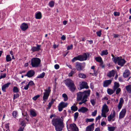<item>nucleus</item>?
I'll return each mask as SVG.
<instances>
[{
	"instance_id": "obj_56",
	"label": "nucleus",
	"mask_w": 131,
	"mask_h": 131,
	"mask_svg": "<svg viewBox=\"0 0 131 131\" xmlns=\"http://www.w3.org/2000/svg\"><path fill=\"white\" fill-rule=\"evenodd\" d=\"M22 115L24 116V118H25V119L26 120H27V121H28V119L27 118V114H24L23 113H22Z\"/></svg>"
},
{
	"instance_id": "obj_39",
	"label": "nucleus",
	"mask_w": 131,
	"mask_h": 131,
	"mask_svg": "<svg viewBox=\"0 0 131 131\" xmlns=\"http://www.w3.org/2000/svg\"><path fill=\"white\" fill-rule=\"evenodd\" d=\"M6 60L7 62H8L11 61L12 59L10 56L9 55H7L6 57Z\"/></svg>"
},
{
	"instance_id": "obj_37",
	"label": "nucleus",
	"mask_w": 131,
	"mask_h": 131,
	"mask_svg": "<svg viewBox=\"0 0 131 131\" xmlns=\"http://www.w3.org/2000/svg\"><path fill=\"white\" fill-rule=\"evenodd\" d=\"M71 110L74 111L77 110L78 109L77 107L75 106H72L71 107Z\"/></svg>"
},
{
	"instance_id": "obj_15",
	"label": "nucleus",
	"mask_w": 131,
	"mask_h": 131,
	"mask_svg": "<svg viewBox=\"0 0 131 131\" xmlns=\"http://www.w3.org/2000/svg\"><path fill=\"white\" fill-rule=\"evenodd\" d=\"M115 116V113L114 110L113 111V114H111L107 117V120L109 122H110L111 120L114 118Z\"/></svg>"
},
{
	"instance_id": "obj_26",
	"label": "nucleus",
	"mask_w": 131,
	"mask_h": 131,
	"mask_svg": "<svg viewBox=\"0 0 131 131\" xmlns=\"http://www.w3.org/2000/svg\"><path fill=\"white\" fill-rule=\"evenodd\" d=\"M115 91H114V90H113L112 89H108L107 90L108 94L110 95L113 94Z\"/></svg>"
},
{
	"instance_id": "obj_54",
	"label": "nucleus",
	"mask_w": 131,
	"mask_h": 131,
	"mask_svg": "<svg viewBox=\"0 0 131 131\" xmlns=\"http://www.w3.org/2000/svg\"><path fill=\"white\" fill-rule=\"evenodd\" d=\"M17 113L16 111H14L13 112V117H16Z\"/></svg>"
},
{
	"instance_id": "obj_48",
	"label": "nucleus",
	"mask_w": 131,
	"mask_h": 131,
	"mask_svg": "<svg viewBox=\"0 0 131 131\" xmlns=\"http://www.w3.org/2000/svg\"><path fill=\"white\" fill-rule=\"evenodd\" d=\"M73 47V45H71L70 46H68L67 47V50H69L70 49H72Z\"/></svg>"
},
{
	"instance_id": "obj_36",
	"label": "nucleus",
	"mask_w": 131,
	"mask_h": 131,
	"mask_svg": "<svg viewBox=\"0 0 131 131\" xmlns=\"http://www.w3.org/2000/svg\"><path fill=\"white\" fill-rule=\"evenodd\" d=\"M45 73L44 72H43L42 73L40 74L39 75H38L37 77V78H42L45 76Z\"/></svg>"
},
{
	"instance_id": "obj_21",
	"label": "nucleus",
	"mask_w": 131,
	"mask_h": 131,
	"mask_svg": "<svg viewBox=\"0 0 131 131\" xmlns=\"http://www.w3.org/2000/svg\"><path fill=\"white\" fill-rule=\"evenodd\" d=\"M119 84L116 82L114 83V85L113 86V89L114 91H115L119 86Z\"/></svg>"
},
{
	"instance_id": "obj_30",
	"label": "nucleus",
	"mask_w": 131,
	"mask_h": 131,
	"mask_svg": "<svg viewBox=\"0 0 131 131\" xmlns=\"http://www.w3.org/2000/svg\"><path fill=\"white\" fill-rule=\"evenodd\" d=\"M78 77L80 78L84 79L86 77V76L85 74L80 73L78 74Z\"/></svg>"
},
{
	"instance_id": "obj_3",
	"label": "nucleus",
	"mask_w": 131,
	"mask_h": 131,
	"mask_svg": "<svg viewBox=\"0 0 131 131\" xmlns=\"http://www.w3.org/2000/svg\"><path fill=\"white\" fill-rule=\"evenodd\" d=\"M64 82L66 85L69 88V89L71 92H74L75 91L76 87L72 80L67 79L65 80Z\"/></svg>"
},
{
	"instance_id": "obj_35",
	"label": "nucleus",
	"mask_w": 131,
	"mask_h": 131,
	"mask_svg": "<svg viewBox=\"0 0 131 131\" xmlns=\"http://www.w3.org/2000/svg\"><path fill=\"white\" fill-rule=\"evenodd\" d=\"M62 97L64 98V101L67 100L68 97L67 95L65 93L63 94L62 95Z\"/></svg>"
},
{
	"instance_id": "obj_34",
	"label": "nucleus",
	"mask_w": 131,
	"mask_h": 131,
	"mask_svg": "<svg viewBox=\"0 0 131 131\" xmlns=\"http://www.w3.org/2000/svg\"><path fill=\"white\" fill-rule=\"evenodd\" d=\"M13 91L14 92L17 93L19 92V90L16 86H14L13 88Z\"/></svg>"
},
{
	"instance_id": "obj_62",
	"label": "nucleus",
	"mask_w": 131,
	"mask_h": 131,
	"mask_svg": "<svg viewBox=\"0 0 131 131\" xmlns=\"http://www.w3.org/2000/svg\"><path fill=\"white\" fill-rule=\"evenodd\" d=\"M24 127H21L19 129L18 131H23Z\"/></svg>"
},
{
	"instance_id": "obj_12",
	"label": "nucleus",
	"mask_w": 131,
	"mask_h": 131,
	"mask_svg": "<svg viewBox=\"0 0 131 131\" xmlns=\"http://www.w3.org/2000/svg\"><path fill=\"white\" fill-rule=\"evenodd\" d=\"M35 72L33 70H31L28 72L25 76H27L28 77L30 78L32 77L35 74Z\"/></svg>"
},
{
	"instance_id": "obj_41",
	"label": "nucleus",
	"mask_w": 131,
	"mask_h": 131,
	"mask_svg": "<svg viewBox=\"0 0 131 131\" xmlns=\"http://www.w3.org/2000/svg\"><path fill=\"white\" fill-rule=\"evenodd\" d=\"M79 113L78 112H76L74 114V119L76 120L78 116Z\"/></svg>"
},
{
	"instance_id": "obj_61",
	"label": "nucleus",
	"mask_w": 131,
	"mask_h": 131,
	"mask_svg": "<svg viewBox=\"0 0 131 131\" xmlns=\"http://www.w3.org/2000/svg\"><path fill=\"white\" fill-rule=\"evenodd\" d=\"M86 131H90V125L87 126L86 129Z\"/></svg>"
},
{
	"instance_id": "obj_16",
	"label": "nucleus",
	"mask_w": 131,
	"mask_h": 131,
	"mask_svg": "<svg viewBox=\"0 0 131 131\" xmlns=\"http://www.w3.org/2000/svg\"><path fill=\"white\" fill-rule=\"evenodd\" d=\"M111 82L112 80H105L103 83V86L107 87L111 84Z\"/></svg>"
},
{
	"instance_id": "obj_46",
	"label": "nucleus",
	"mask_w": 131,
	"mask_h": 131,
	"mask_svg": "<svg viewBox=\"0 0 131 131\" xmlns=\"http://www.w3.org/2000/svg\"><path fill=\"white\" fill-rule=\"evenodd\" d=\"M28 84L29 85H30L31 86H33L34 85V83L33 82V81H30L29 82Z\"/></svg>"
},
{
	"instance_id": "obj_52",
	"label": "nucleus",
	"mask_w": 131,
	"mask_h": 131,
	"mask_svg": "<svg viewBox=\"0 0 131 131\" xmlns=\"http://www.w3.org/2000/svg\"><path fill=\"white\" fill-rule=\"evenodd\" d=\"M116 91V94H118L121 91V89L120 88L117 89Z\"/></svg>"
},
{
	"instance_id": "obj_51",
	"label": "nucleus",
	"mask_w": 131,
	"mask_h": 131,
	"mask_svg": "<svg viewBox=\"0 0 131 131\" xmlns=\"http://www.w3.org/2000/svg\"><path fill=\"white\" fill-rule=\"evenodd\" d=\"M124 102V100H123V99L122 97L120 99V100L119 101V103L123 104Z\"/></svg>"
},
{
	"instance_id": "obj_58",
	"label": "nucleus",
	"mask_w": 131,
	"mask_h": 131,
	"mask_svg": "<svg viewBox=\"0 0 131 131\" xmlns=\"http://www.w3.org/2000/svg\"><path fill=\"white\" fill-rule=\"evenodd\" d=\"M54 68L56 69H58L59 68V66L58 64H56L54 65Z\"/></svg>"
},
{
	"instance_id": "obj_6",
	"label": "nucleus",
	"mask_w": 131,
	"mask_h": 131,
	"mask_svg": "<svg viewBox=\"0 0 131 131\" xmlns=\"http://www.w3.org/2000/svg\"><path fill=\"white\" fill-rule=\"evenodd\" d=\"M114 60L115 63L117 62L118 64L121 67L123 66L126 62L125 60L124 59L122 58L121 57H117V58H115Z\"/></svg>"
},
{
	"instance_id": "obj_4",
	"label": "nucleus",
	"mask_w": 131,
	"mask_h": 131,
	"mask_svg": "<svg viewBox=\"0 0 131 131\" xmlns=\"http://www.w3.org/2000/svg\"><path fill=\"white\" fill-rule=\"evenodd\" d=\"M41 60L40 59L37 58H34L31 60V65L33 67H38L40 63Z\"/></svg>"
},
{
	"instance_id": "obj_7",
	"label": "nucleus",
	"mask_w": 131,
	"mask_h": 131,
	"mask_svg": "<svg viewBox=\"0 0 131 131\" xmlns=\"http://www.w3.org/2000/svg\"><path fill=\"white\" fill-rule=\"evenodd\" d=\"M43 97V100L44 102H46L48 99L49 94L51 92L50 87H48V88L44 90Z\"/></svg>"
},
{
	"instance_id": "obj_1",
	"label": "nucleus",
	"mask_w": 131,
	"mask_h": 131,
	"mask_svg": "<svg viewBox=\"0 0 131 131\" xmlns=\"http://www.w3.org/2000/svg\"><path fill=\"white\" fill-rule=\"evenodd\" d=\"M52 125L55 127L56 131H61L63 127V120L60 118H54L52 121Z\"/></svg>"
},
{
	"instance_id": "obj_59",
	"label": "nucleus",
	"mask_w": 131,
	"mask_h": 131,
	"mask_svg": "<svg viewBox=\"0 0 131 131\" xmlns=\"http://www.w3.org/2000/svg\"><path fill=\"white\" fill-rule=\"evenodd\" d=\"M111 56L113 57V58H112V60H113V61L114 62H115V61L114 60V59H115V58H117V57H114V55L113 54H112Z\"/></svg>"
},
{
	"instance_id": "obj_53",
	"label": "nucleus",
	"mask_w": 131,
	"mask_h": 131,
	"mask_svg": "<svg viewBox=\"0 0 131 131\" xmlns=\"http://www.w3.org/2000/svg\"><path fill=\"white\" fill-rule=\"evenodd\" d=\"M19 96V94H14V100L15 99L18 97Z\"/></svg>"
},
{
	"instance_id": "obj_5",
	"label": "nucleus",
	"mask_w": 131,
	"mask_h": 131,
	"mask_svg": "<svg viewBox=\"0 0 131 131\" xmlns=\"http://www.w3.org/2000/svg\"><path fill=\"white\" fill-rule=\"evenodd\" d=\"M87 57L86 54L84 53L82 55H79L74 57L72 59V62H74L77 60H79L80 61L85 60L87 59Z\"/></svg>"
},
{
	"instance_id": "obj_47",
	"label": "nucleus",
	"mask_w": 131,
	"mask_h": 131,
	"mask_svg": "<svg viewBox=\"0 0 131 131\" xmlns=\"http://www.w3.org/2000/svg\"><path fill=\"white\" fill-rule=\"evenodd\" d=\"M40 96L39 95H37L34 96L33 98L32 99L34 101H36L38 98Z\"/></svg>"
},
{
	"instance_id": "obj_63",
	"label": "nucleus",
	"mask_w": 131,
	"mask_h": 131,
	"mask_svg": "<svg viewBox=\"0 0 131 131\" xmlns=\"http://www.w3.org/2000/svg\"><path fill=\"white\" fill-rule=\"evenodd\" d=\"M21 124L22 125V126H24V127H25V126L26 125V124L25 123L24 121H22L21 122Z\"/></svg>"
},
{
	"instance_id": "obj_13",
	"label": "nucleus",
	"mask_w": 131,
	"mask_h": 131,
	"mask_svg": "<svg viewBox=\"0 0 131 131\" xmlns=\"http://www.w3.org/2000/svg\"><path fill=\"white\" fill-rule=\"evenodd\" d=\"M75 67L78 70H81L82 69V64L81 63L77 62L75 63Z\"/></svg>"
},
{
	"instance_id": "obj_29",
	"label": "nucleus",
	"mask_w": 131,
	"mask_h": 131,
	"mask_svg": "<svg viewBox=\"0 0 131 131\" xmlns=\"http://www.w3.org/2000/svg\"><path fill=\"white\" fill-rule=\"evenodd\" d=\"M108 53V50H103L101 53V56H102L104 55H107Z\"/></svg>"
},
{
	"instance_id": "obj_9",
	"label": "nucleus",
	"mask_w": 131,
	"mask_h": 131,
	"mask_svg": "<svg viewBox=\"0 0 131 131\" xmlns=\"http://www.w3.org/2000/svg\"><path fill=\"white\" fill-rule=\"evenodd\" d=\"M126 112V108L123 109L119 113V118L121 119L124 117L125 115Z\"/></svg>"
},
{
	"instance_id": "obj_2",
	"label": "nucleus",
	"mask_w": 131,
	"mask_h": 131,
	"mask_svg": "<svg viewBox=\"0 0 131 131\" xmlns=\"http://www.w3.org/2000/svg\"><path fill=\"white\" fill-rule=\"evenodd\" d=\"M90 93L89 90L82 92H79L77 93V100L79 101L82 100H87L88 96L89 95Z\"/></svg>"
},
{
	"instance_id": "obj_42",
	"label": "nucleus",
	"mask_w": 131,
	"mask_h": 131,
	"mask_svg": "<svg viewBox=\"0 0 131 131\" xmlns=\"http://www.w3.org/2000/svg\"><path fill=\"white\" fill-rule=\"evenodd\" d=\"M81 102L79 103V105H81L83 103H84L87 101V100H81Z\"/></svg>"
},
{
	"instance_id": "obj_60",
	"label": "nucleus",
	"mask_w": 131,
	"mask_h": 131,
	"mask_svg": "<svg viewBox=\"0 0 131 131\" xmlns=\"http://www.w3.org/2000/svg\"><path fill=\"white\" fill-rule=\"evenodd\" d=\"M5 76H6L5 73H4L3 74V75H1L0 77V79L5 77Z\"/></svg>"
},
{
	"instance_id": "obj_33",
	"label": "nucleus",
	"mask_w": 131,
	"mask_h": 131,
	"mask_svg": "<svg viewBox=\"0 0 131 131\" xmlns=\"http://www.w3.org/2000/svg\"><path fill=\"white\" fill-rule=\"evenodd\" d=\"M30 113L31 115L33 117L35 116L36 115V113L34 110H30Z\"/></svg>"
},
{
	"instance_id": "obj_27",
	"label": "nucleus",
	"mask_w": 131,
	"mask_h": 131,
	"mask_svg": "<svg viewBox=\"0 0 131 131\" xmlns=\"http://www.w3.org/2000/svg\"><path fill=\"white\" fill-rule=\"evenodd\" d=\"M42 17L41 13L39 12L37 13L36 15V18L37 19H40Z\"/></svg>"
},
{
	"instance_id": "obj_8",
	"label": "nucleus",
	"mask_w": 131,
	"mask_h": 131,
	"mask_svg": "<svg viewBox=\"0 0 131 131\" xmlns=\"http://www.w3.org/2000/svg\"><path fill=\"white\" fill-rule=\"evenodd\" d=\"M68 105L67 103L63 102H61L59 105L58 110L59 111H61L63 110V108L67 107Z\"/></svg>"
},
{
	"instance_id": "obj_43",
	"label": "nucleus",
	"mask_w": 131,
	"mask_h": 131,
	"mask_svg": "<svg viewBox=\"0 0 131 131\" xmlns=\"http://www.w3.org/2000/svg\"><path fill=\"white\" fill-rule=\"evenodd\" d=\"M75 73V72L74 71L72 70L71 72L69 73L68 76L69 77H71L72 75Z\"/></svg>"
},
{
	"instance_id": "obj_11",
	"label": "nucleus",
	"mask_w": 131,
	"mask_h": 131,
	"mask_svg": "<svg viewBox=\"0 0 131 131\" xmlns=\"http://www.w3.org/2000/svg\"><path fill=\"white\" fill-rule=\"evenodd\" d=\"M37 47L34 46L32 47L31 50L33 52L37 51L40 50L41 45H37Z\"/></svg>"
},
{
	"instance_id": "obj_22",
	"label": "nucleus",
	"mask_w": 131,
	"mask_h": 131,
	"mask_svg": "<svg viewBox=\"0 0 131 131\" xmlns=\"http://www.w3.org/2000/svg\"><path fill=\"white\" fill-rule=\"evenodd\" d=\"M10 84V83L8 82L3 85L2 87V90L4 92H5L6 89V88H8V87L9 85Z\"/></svg>"
},
{
	"instance_id": "obj_18",
	"label": "nucleus",
	"mask_w": 131,
	"mask_h": 131,
	"mask_svg": "<svg viewBox=\"0 0 131 131\" xmlns=\"http://www.w3.org/2000/svg\"><path fill=\"white\" fill-rule=\"evenodd\" d=\"M115 73L114 70H112L108 73L107 74V77H111L114 76Z\"/></svg>"
},
{
	"instance_id": "obj_50",
	"label": "nucleus",
	"mask_w": 131,
	"mask_h": 131,
	"mask_svg": "<svg viewBox=\"0 0 131 131\" xmlns=\"http://www.w3.org/2000/svg\"><path fill=\"white\" fill-rule=\"evenodd\" d=\"M97 110H96L93 112L92 113V115L93 116H95L96 115L97 113Z\"/></svg>"
},
{
	"instance_id": "obj_25",
	"label": "nucleus",
	"mask_w": 131,
	"mask_h": 131,
	"mask_svg": "<svg viewBox=\"0 0 131 131\" xmlns=\"http://www.w3.org/2000/svg\"><path fill=\"white\" fill-rule=\"evenodd\" d=\"M91 69L93 70V71L94 72L93 73V75L96 77L97 75V71L95 70V66H92L91 68Z\"/></svg>"
},
{
	"instance_id": "obj_17",
	"label": "nucleus",
	"mask_w": 131,
	"mask_h": 131,
	"mask_svg": "<svg viewBox=\"0 0 131 131\" xmlns=\"http://www.w3.org/2000/svg\"><path fill=\"white\" fill-rule=\"evenodd\" d=\"M20 27L22 30L25 31L28 28V26L27 24L23 23L21 25Z\"/></svg>"
},
{
	"instance_id": "obj_19",
	"label": "nucleus",
	"mask_w": 131,
	"mask_h": 131,
	"mask_svg": "<svg viewBox=\"0 0 131 131\" xmlns=\"http://www.w3.org/2000/svg\"><path fill=\"white\" fill-rule=\"evenodd\" d=\"M88 109L84 107H82L78 110V111L79 112H81L84 113L86 112L88 110Z\"/></svg>"
},
{
	"instance_id": "obj_24",
	"label": "nucleus",
	"mask_w": 131,
	"mask_h": 131,
	"mask_svg": "<svg viewBox=\"0 0 131 131\" xmlns=\"http://www.w3.org/2000/svg\"><path fill=\"white\" fill-rule=\"evenodd\" d=\"M125 88L127 92L129 93H131V85H129L125 86Z\"/></svg>"
},
{
	"instance_id": "obj_23",
	"label": "nucleus",
	"mask_w": 131,
	"mask_h": 131,
	"mask_svg": "<svg viewBox=\"0 0 131 131\" xmlns=\"http://www.w3.org/2000/svg\"><path fill=\"white\" fill-rule=\"evenodd\" d=\"M104 111L107 112L109 111V109L108 108V107L106 104H105L103 106L102 109Z\"/></svg>"
},
{
	"instance_id": "obj_57",
	"label": "nucleus",
	"mask_w": 131,
	"mask_h": 131,
	"mask_svg": "<svg viewBox=\"0 0 131 131\" xmlns=\"http://www.w3.org/2000/svg\"><path fill=\"white\" fill-rule=\"evenodd\" d=\"M114 14L115 16H118L120 15L119 12H114Z\"/></svg>"
},
{
	"instance_id": "obj_20",
	"label": "nucleus",
	"mask_w": 131,
	"mask_h": 131,
	"mask_svg": "<svg viewBox=\"0 0 131 131\" xmlns=\"http://www.w3.org/2000/svg\"><path fill=\"white\" fill-rule=\"evenodd\" d=\"M130 74L129 71L127 69L125 70L123 73V76L124 78H126Z\"/></svg>"
},
{
	"instance_id": "obj_44",
	"label": "nucleus",
	"mask_w": 131,
	"mask_h": 131,
	"mask_svg": "<svg viewBox=\"0 0 131 131\" xmlns=\"http://www.w3.org/2000/svg\"><path fill=\"white\" fill-rule=\"evenodd\" d=\"M123 104L119 103V104L117 106V107L119 111L121 109L123 106Z\"/></svg>"
},
{
	"instance_id": "obj_31",
	"label": "nucleus",
	"mask_w": 131,
	"mask_h": 131,
	"mask_svg": "<svg viewBox=\"0 0 131 131\" xmlns=\"http://www.w3.org/2000/svg\"><path fill=\"white\" fill-rule=\"evenodd\" d=\"M95 59L97 61L100 63L103 61L102 58L100 57H96L95 58Z\"/></svg>"
},
{
	"instance_id": "obj_40",
	"label": "nucleus",
	"mask_w": 131,
	"mask_h": 131,
	"mask_svg": "<svg viewBox=\"0 0 131 131\" xmlns=\"http://www.w3.org/2000/svg\"><path fill=\"white\" fill-rule=\"evenodd\" d=\"M106 113L107 112H105L103 110H102L101 113L102 116L104 117H106Z\"/></svg>"
},
{
	"instance_id": "obj_10",
	"label": "nucleus",
	"mask_w": 131,
	"mask_h": 131,
	"mask_svg": "<svg viewBox=\"0 0 131 131\" xmlns=\"http://www.w3.org/2000/svg\"><path fill=\"white\" fill-rule=\"evenodd\" d=\"M70 128L73 131H78L79 129L78 127L76 126V124L73 123L70 125Z\"/></svg>"
},
{
	"instance_id": "obj_45",
	"label": "nucleus",
	"mask_w": 131,
	"mask_h": 131,
	"mask_svg": "<svg viewBox=\"0 0 131 131\" xmlns=\"http://www.w3.org/2000/svg\"><path fill=\"white\" fill-rule=\"evenodd\" d=\"M101 30H99L97 31L96 32V34H97V35L99 37H101Z\"/></svg>"
},
{
	"instance_id": "obj_49",
	"label": "nucleus",
	"mask_w": 131,
	"mask_h": 131,
	"mask_svg": "<svg viewBox=\"0 0 131 131\" xmlns=\"http://www.w3.org/2000/svg\"><path fill=\"white\" fill-rule=\"evenodd\" d=\"M100 67H101L102 68H104V67L105 65L103 64V61H102L101 62H100Z\"/></svg>"
},
{
	"instance_id": "obj_32",
	"label": "nucleus",
	"mask_w": 131,
	"mask_h": 131,
	"mask_svg": "<svg viewBox=\"0 0 131 131\" xmlns=\"http://www.w3.org/2000/svg\"><path fill=\"white\" fill-rule=\"evenodd\" d=\"M116 128V127H108V131H114L115 130Z\"/></svg>"
},
{
	"instance_id": "obj_55",
	"label": "nucleus",
	"mask_w": 131,
	"mask_h": 131,
	"mask_svg": "<svg viewBox=\"0 0 131 131\" xmlns=\"http://www.w3.org/2000/svg\"><path fill=\"white\" fill-rule=\"evenodd\" d=\"M91 103L93 105V106H94L95 105V101L94 99L91 100Z\"/></svg>"
},
{
	"instance_id": "obj_64",
	"label": "nucleus",
	"mask_w": 131,
	"mask_h": 131,
	"mask_svg": "<svg viewBox=\"0 0 131 131\" xmlns=\"http://www.w3.org/2000/svg\"><path fill=\"white\" fill-rule=\"evenodd\" d=\"M106 124V123L104 121H102L101 123V125L102 126L105 125Z\"/></svg>"
},
{
	"instance_id": "obj_14",
	"label": "nucleus",
	"mask_w": 131,
	"mask_h": 131,
	"mask_svg": "<svg viewBox=\"0 0 131 131\" xmlns=\"http://www.w3.org/2000/svg\"><path fill=\"white\" fill-rule=\"evenodd\" d=\"M80 87L82 89H88L89 88V86L88 85L87 83L83 81L82 82L80 85Z\"/></svg>"
},
{
	"instance_id": "obj_28",
	"label": "nucleus",
	"mask_w": 131,
	"mask_h": 131,
	"mask_svg": "<svg viewBox=\"0 0 131 131\" xmlns=\"http://www.w3.org/2000/svg\"><path fill=\"white\" fill-rule=\"evenodd\" d=\"M55 101V100L54 99H52L51 101L49 103L48 107V109H50V108L52 104Z\"/></svg>"
},
{
	"instance_id": "obj_38",
	"label": "nucleus",
	"mask_w": 131,
	"mask_h": 131,
	"mask_svg": "<svg viewBox=\"0 0 131 131\" xmlns=\"http://www.w3.org/2000/svg\"><path fill=\"white\" fill-rule=\"evenodd\" d=\"M54 2L53 1H51L49 3V6L51 7H53L54 5Z\"/></svg>"
}]
</instances>
